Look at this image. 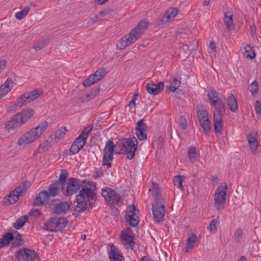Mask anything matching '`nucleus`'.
I'll return each mask as SVG.
<instances>
[{
    "instance_id": "nucleus-56",
    "label": "nucleus",
    "mask_w": 261,
    "mask_h": 261,
    "mask_svg": "<svg viewBox=\"0 0 261 261\" xmlns=\"http://www.w3.org/2000/svg\"><path fill=\"white\" fill-rule=\"evenodd\" d=\"M92 128L93 125H89L88 127H85L84 129L83 132H82V134L84 135V136H86L87 138H88V134L92 130Z\"/></svg>"
},
{
    "instance_id": "nucleus-29",
    "label": "nucleus",
    "mask_w": 261,
    "mask_h": 261,
    "mask_svg": "<svg viewBox=\"0 0 261 261\" xmlns=\"http://www.w3.org/2000/svg\"><path fill=\"white\" fill-rule=\"evenodd\" d=\"M197 240L196 236L193 233L188 238L185 245V251L186 252H189L190 250H192L193 248L194 244L197 241Z\"/></svg>"
},
{
    "instance_id": "nucleus-17",
    "label": "nucleus",
    "mask_w": 261,
    "mask_h": 261,
    "mask_svg": "<svg viewBox=\"0 0 261 261\" xmlns=\"http://www.w3.org/2000/svg\"><path fill=\"white\" fill-rule=\"evenodd\" d=\"M136 135L138 139L140 140H146L147 139V125L144 123L143 119L139 120L135 128Z\"/></svg>"
},
{
    "instance_id": "nucleus-4",
    "label": "nucleus",
    "mask_w": 261,
    "mask_h": 261,
    "mask_svg": "<svg viewBox=\"0 0 261 261\" xmlns=\"http://www.w3.org/2000/svg\"><path fill=\"white\" fill-rule=\"evenodd\" d=\"M48 123L46 121L42 122L36 127L25 133L18 140V144L20 146L24 145L38 139L48 127Z\"/></svg>"
},
{
    "instance_id": "nucleus-40",
    "label": "nucleus",
    "mask_w": 261,
    "mask_h": 261,
    "mask_svg": "<svg viewBox=\"0 0 261 261\" xmlns=\"http://www.w3.org/2000/svg\"><path fill=\"white\" fill-rule=\"evenodd\" d=\"M182 178H185V177L183 175H177L175 176L173 179V184L175 186H176L181 191H184V188L182 185Z\"/></svg>"
},
{
    "instance_id": "nucleus-32",
    "label": "nucleus",
    "mask_w": 261,
    "mask_h": 261,
    "mask_svg": "<svg viewBox=\"0 0 261 261\" xmlns=\"http://www.w3.org/2000/svg\"><path fill=\"white\" fill-rule=\"evenodd\" d=\"M151 194L153 195L154 200H156V199H163L162 195L160 193L159 186L156 183H152L151 189L149 190Z\"/></svg>"
},
{
    "instance_id": "nucleus-28",
    "label": "nucleus",
    "mask_w": 261,
    "mask_h": 261,
    "mask_svg": "<svg viewBox=\"0 0 261 261\" xmlns=\"http://www.w3.org/2000/svg\"><path fill=\"white\" fill-rule=\"evenodd\" d=\"M115 192V190L110 188H107L104 190H102L101 195L105 198L106 201L109 204H113V202L112 201L111 199Z\"/></svg>"
},
{
    "instance_id": "nucleus-16",
    "label": "nucleus",
    "mask_w": 261,
    "mask_h": 261,
    "mask_svg": "<svg viewBox=\"0 0 261 261\" xmlns=\"http://www.w3.org/2000/svg\"><path fill=\"white\" fill-rule=\"evenodd\" d=\"M107 251L111 261H124L122 253L113 244H108Z\"/></svg>"
},
{
    "instance_id": "nucleus-15",
    "label": "nucleus",
    "mask_w": 261,
    "mask_h": 261,
    "mask_svg": "<svg viewBox=\"0 0 261 261\" xmlns=\"http://www.w3.org/2000/svg\"><path fill=\"white\" fill-rule=\"evenodd\" d=\"M106 74V69L101 68L97 69L95 73L90 75L83 83V85L85 87H88L93 84L96 83L99 81L101 78Z\"/></svg>"
},
{
    "instance_id": "nucleus-50",
    "label": "nucleus",
    "mask_w": 261,
    "mask_h": 261,
    "mask_svg": "<svg viewBox=\"0 0 261 261\" xmlns=\"http://www.w3.org/2000/svg\"><path fill=\"white\" fill-rule=\"evenodd\" d=\"M242 234V230L241 228H238L234 234L236 242L238 243H241L243 237Z\"/></svg>"
},
{
    "instance_id": "nucleus-21",
    "label": "nucleus",
    "mask_w": 261,
    "mask_h": 261,
    "mask_svg": "<svg viewBox=\"0 0 261 261\" xmlns=\"http://www.w3.org/2000/svg\"><path fill=\"white\" fill-rule=\"evenodd\" d=\"M13 87V81L11 78L8 77L5 82L0 86V98L5 96L11 91Z\"/></svg>"
},
{
    "instance_id": "nucleus-30",
    "label": "nucleus",
    "mask_w": 261,
    "mask_h": 261,
    "mask_svg": "<svg viewBox=\"0 0 261 261\" xmlns=\"http://www.w3.org/2000/svg\"><path fill=\"white\" fill-rule=\"evenodd\" d=\"M19 113L21 122H23L24 124L34 115V111L32 109H28Z\"/></svg>"
},
{
    "instance_id": "nucleus-63",
    "label": "nucleus",
    "mask_w": 261,
    "mask_h": 261,
    "mask_svg": "<svg viewBox=\"0 0 261 261\" xmlns=\"http://www.w3.org/2000/svg\"><path fill=\"white\" fill-rule=\"evenodd\" d=\"M255 30L256 28L254 25H252L250 26V33L252 37H254V36L255 35Z\"/></svg>"
},
{
    "instance_id": "nucleus-8",
    "label": "nucleus",
    "mask_w": 261,
    "mask_h": 261,
    "mask_svg": "<svg viewBox=\"0 0 261 261\" xmlns=\"http://www.w3.org/2000/svg\"><path fill=\"white\" fill-rule=\"evenodd\" d=\"M116 149V152L119 151L118 148L116 147L112 141L109 140L106 144L103 149V156L102 158V165L106 166L108 168L112 167V164L110 161L113 160V153L114 149Z\"/></svg>"
},
{
    "instance_id": "nucleus-58",
    "label": "nucleus",
    "mask_w": 261,
    "mask_h": 261,
    "mask_svg": "<svg viewBox=\"0 0 261 261\" xmlns=\"http://www.w3.org/2000/svg\"><path fill=\"white\" fill-rule=\"evenodd\" d=\"M138 96V94L135 93L132 99L130 100V101H129V106L130 107H132V106H133L134 107L136 106V103H135V101L137 99V97Z\"/></svg>"
},
{
    "instance_id": "nucleus-38",
    "label": "nucleus",
    "mask_w": 261,
    "mask_h": 261,
    "mask_svg": "<svg viewBox=\"0 0 261 261\" xmlns=\"http://www.w3.org/2000/svg\"><path fill=\"white\" fill-rule=\"evenodd\" d=\"M207 96L211 103H213L214 101L216 102L221 99L219 97L217 92L214 89H211L208 91Z\"/></svg>"
},
{
    "instance_id": "nucleus-60",
    "label": "nucleus",
    "mask_w": 261,
    "mask_h": 261,
    "mask_svg": "<svg viewBox=\"0 0 261 261\" xmlns=\"http://www.w3.org/2000/svg\"><path fill=\"white\" fill-rule=\"evenodd\" d=\"M48 142H49L52 145L54 144L55 142H57L58 141L55 139V136L53 135H51L47 140Z\"/></svg>"
},
{
    "instance_id": "nucleus-49",
    "label": "nucleus",
    "mask_w": 261,
    "mask_h": 261,
    "mask_svg": "<svg viewBox=\"0 0 261 261\" xmlns=\"http://www.w3.org/2000/svg\"><path fill=\"white\" fill-rule=\"evenodd\" d=\"M82 149V146L80 145V147L77 145L76 144L73 143L71 145L69 154H75L79 152V151Z\"/></svg>"
},
{
    "instance_id": "nucleus-57",
    "label": "nucleus",
    "mask_w": 261,
    "mask_h": 261,
    "mask_svg": "<svg viewBox=\"0 0 261 261\" xmlns=\"http://www.w3.org/2000/svg\"><path fill=\"white\" fill-rule=\"evenodd\" d=\"M255 112L256 114L261 115V102L256 100L255 102Z\"/></svg>"
},
{
    "instance_id": "nucleus-36",
    "label": "nucleus",
    "mask_w": 261,
    "mask_h": 261,
    "mask_svg": "<svg viewBox=\"0 0 261 261\" xmlns=\"http://www.w3.org/2000/svg\"><path fill=\"white\" fill-rule=\"evenodd\" d=\"M188 156L190 162L193 163L196 161L197 154L196 149L193 146H190L188 148Z\"/></svg>"
},
{
    "instance_id": "nucleus-12",
    "label": "nucleus",
    "mask_w": 261,
    "mask_h": 261,
    "mask_svg": "<svg viewBox=\"0 0 261 261\" xmlns=\"http://www.w3.org/2000/svg\"><path fill=\"white\" fill-rule=\"evenodd\" d=\"M72 203L70 201H61L56 199L50 204V208L57 214H65L70 209Z\"/></svg>"
},
{
    "instance_id": "nucleus-64",
    "label": "nucleus",
    "mask_w": 261,
    "mask_h": 261,
    "mask_svg": "<svg viewBox=\"0 0 261 261\" xmlns=\"http://www.w3.org/2000/svg\"><path fill=\"white\" fill-rule=\"evenodd\" d=\"M132 237H134V236L121 232V238L122 240H124V239H130Z\"/></svg>"
},
{
    "instance_id": "nucleus-53",
    "label": "nucleus",
    "mask_w": 261,
    "mask_h": 261,
    "mask_svg": "<svg viewBox=\"0 0 261 261\" xmlns=\"http://www.w3.org/2000/svg\"><path fill=\"white\" fill-rule=\"evenodd\" d=\"M41 214V212L38 209L32 210L28 214L30 217H34L35 218L39 217Z\"/></svg>"
},
{
    "instance_id": "nucleus-7",
    "label": "nucleus",
    "mask_w": 261,
    "mask_h": 261,
    "mask_svg": "<svg viewBox=\"0 0 261 261\" xmlns=\"http://www.w3.org/2000/svg\"><path fill=\"white\" fill-rule=\"evenodd\" d=\"M68 223V220L64 217L51 218L44 224L46 230L50 232L58 231L64 228Z\"/></svg>"
},
{
    "instance_id": "nucleus-5",
    "label": "nucleus",
    "mask_w": 261,
    "mask_h": 261,
    "mask_svg": "<svg viewBox=\"0 0 261 261\" xmlns=\"http://www.w3.org/2000/svg\"><path fill=\"white\" fill-rule=\"evenodd\" d=\"M30 186V182L28 181H24L21 183L18 187L11 192L10 194L3 200L4 204H14L18 200L19 198L21 196L23 193H25L27 188Z\"/></svg>"
},
{
    "instance_id": "nucleus-62",
    "label": "nucleus",
    "mask_w": 261,
    "mask_h": 261,
    "mask_svg": "<svg viewBox=\"0 0 261 261\" xmlns=\"http://www.w3.org/2000/svg\"><path fill=\"white\" fill-rule=\"evenodd\" d=\"M7 64V62L5 60L0 61V73L5 68Z\"/></svg>"
},
{
    "instance_id": "nucleus-1",
    "label": "nucleus",
    "mask_w": 261,
    "mask_h": 261,
    "mask_svg": "<svg viewBox=\"0 0 261 261\" xmlns=\"http://www.w3.org/2000/svg\"><path fill=\"white\" fill-rule=\"evenodd\" d=\"M149 23L146 19L141 20L128 34L121 38L117 43V47L124 49L126 47L134 43L143 34L149 26Z\"/></svg>"
},
{
    "instance_id": "nucleus-43",
    "label": "nucleus",
    "mask_w": 261,
    "mask_h": 261,
    "mask_svg": "<svg viewBox=\"0 0 261 261\" xmlns=\"http://www.w3.org/2000/svg\"><path fill=\"white\" fill-rule=\"evenodd\" d=\"M197 115L199 122L208 119L207 112L204 109L197 110Z\"/></svg>"
},
{
    "instance_id": "nucleus-24",
    "label": "nucleus",
    "mask_w": 261,
    "mask_h": 261,
    "mask_svg": "<svg viewBox=\"0 0 261 261\" xmlns=\"http://www.w3.org/2000/svg\"><path fill=\"white\" fill-rule=\"evenodd\" d=\"M227 103L231 112L235 113L238 109V102L233 94L230 93L227 99Z\"/></svg>"
},
{
    "instance_id": "nucleus-44",
    "label": "nucleus",
    "mask_w": 261,
    "mask_h": 261,
    "mask_svg": "<svg viewBox=\"0 0 261 261\" xmlns=\"http://www.w3.org/2000/svg\"><path fill=\"white\" fill-rule=\"evenodd\" d=\"M48 42L47 40H40L36 43L33 46V48L36 50L39 51L44 47H45L48 44Z\"/></svg>"
},
{
    "instance_id": "nucleus-55",
    "label": "nucleus",
    "mask_w": 261,
    "mask_h": 261,
    "mask_svg": "<svg viewBox=\"0 0 261 261\" xmlns=\"http://www.w3.org/2000/svg\"><path fill=\"white\" fill-rule=\"evenodd\" d=\"M113 196L112 197V201L113 202V204L115 202L118 203L121 200V197L119 194H118L116 191L114 193V194L113 195Z\"/></svg>"
},
{
    "instance_id": "nucleus-33",
    "label": "nucleus",
    "mask_w": 261,
    "mask_h": 261,
    "mask_svg": "<svg viewBox=\"0 0 261 261\" xmlns=\"http://www.w3.org/2000/svg\"><path fill=\"white\" fill-rule=\"evenodd\" d=\"M180 80H177L174 77L172 82L167 83L166 85V89L169 90L172 92H174L180 85Z\"/></svg>"
},
{
    "instance_id": "nucleus-37",
    "label": "nucleus",
    "mask_w": 261,
    "mask_h": 261,
    "mask_svg": "<svg viewBox=\"0 0 261 261\" xmlns=\"http://www.w3.org/2000/svg\"><path fill=\"white\" fill-rule=\"evenodd\" d=\"M232 16V13L230 11L225 13L224 22L228 29L230 28L231 25L233 23Z\"/></svg>"
},
{
    "instance_id": "nucleus-2",
    "label": "nucleus",
    "mask_w": 261,
    "mask_h": 261,
    "mask_svg": "<svg viewBox=\"0 0 261 261\" xmlns=\"http://www.w3.org/2000/svg\"><path fill=\"white\" fill-rule=\"evenodd\" d=\"M75 200L78 212H83L93 206L97 200L96 193L91 188L83 187L76 196Z\"/></svg>"
},
{
    "instance_id": "nucleus-18",
    "label": "nucleus",
    "mask_w": 261,
    "mask_h": 261,
    "mask_svg": "<svg viewBox=\"0 0 261 261\" xmlns=\"http://www.w3.org/2000/svg\"><path fill=\"white\" fill-rule=\"evenodd\" d=\"M163 82H160L157 84L148 83L146 85V90L147 92L152 95L159 94L164 88Z\"/></svg>"
},
{
    "instance_id": "nucleus-47",
    "label": "nucleus",
    "mask_w": 261,
    "mask_h": 261,
    "mask_svg": "<svg viewBox=\"0 0 261 261\" xmlns=\"http://www.w3.org/2000/svg\"><path fill=\"white\" fill-rule=\"evenodd\" d=\"M178 11L176 8H171L167 10L166 12V18L168 21H170V19H173L177 14Z\"/></svg>"
},
{
    "instance_id": "nucleus-11",
    "label": "nucleus",
    "mask_w": 261,
    "mask_h": 261,
    "mask_svg": "<svg viewBox=\"0 0 261 261\" xmlns=\"http://www.w3.org/2000/svg\"><path fill=\"white\" fill-rule=\"evenodd\" d=\"M139 211L134 205H129L126 211L125 218L128 224L132 227H136L139 222Z\"/></svg>"
},
{
    "instance_id": "nucleus-34",
    "label": "nucleus",
    "mask_w": 261,
    "mask_h": 261,
    "mask_svg": "<svg viewBox=\"0 0 261 261\" xmlns=\"http://www.w3.org/2000/svg\"><path fill=\"white\" fill-rule=\"evenodd\" d=\"M16 233L17 234L14 237V239L11 242V248L18 247L23 244L21 234H19L17 231H16Z\"/></svg>"
},
{
    "instance_id": "nucleus-39",
    "label": "nucleus",
    "mask_w": 261,
    "mask_h": 261,
    "mask_svg": "<svg viewBox=\"0 0 261 261\" xmlns=\"http://www.w3.org/2000/svg\"><path fill=\"white\" fill-rule=\"evenodd\" d=\"M199 123L204 132L205 135H207L211 130V125L209 119H206L204 120L200 121Z\"/></svg>"
},
{
    "instance_id": "nucleus-41",
    "label": "nucleus",
    "mask_w": 261,
    "mask_h": 261,
    "mask_svg": "<svg viewBox=\"0 0 261 261\" xmlns=\"http://www.w3.org/2000/svg\"><path fill=\"white\" fill-rule=\"evenodd\" d=\"M67 132V130L66 127H61L56 131L55 135V139L58 141L64 137Z\"/></svg>"
},
{
    "instance_id": "nucleus-23",
    "label": "nucleus",
    "mask_w": 261,
    "mask_h": 261,
    "mask_svg": "<svg viewBox=\"0 0 261 261\" xmlns=\"http://www.w3.org/2000/svg\"><path fill=\"white\" fill-rule=\"evenodd\" d=\"M14 239V236L11 232H7L2 238H0V249L7 247Z\"/></svg>"
},
{
    "instance_id": "nucleus-10",
    "label": "nucleus",
    "mask_w": 261,
    "mask_h": 261,
    "mask_svg": "<svg viewBox=\"0 0 261 261\" xmlns=\"http://www.w3.org/2000/svg\"><path fill=\"white\" fill-rule=\"evenodd\" d=\"M152 213L158 222L163 221L165 216V206L163 199H156L152 205Z\"/></svg>"
},
{
    "instance_id": "nucleus-3",
    "label": "nucleus",
    "mask_w": 261,
    "mask_h": 261,
    "mask_svg": "<svg viewBox=\"0 0 261 261\" xmlns=\"http://www.w3.org/2000/svg\"><path fill=\"white\" fill-rule=\"evenodd\" d=\"M138 141L134 136L128 138H123L119 140L116 144V147L119 151L116 154H127L126 159L130 160L135 156L138 147Z\"/></svg>"
},
{
    "instance_id": "nucleus-61",
    "label": "nucleus",
    "mask_w": 261,
    "mask_h": 261,
    "mask_svg": "<svg viewBox=\"0 0 261 261\" xmlns=\"http://www.w3.org/2000/svg\"><path fill=\"white\" fill-rule=\"evenodd\" d=\"M99 91H100V89L99 88H98V87H95V88H94L91 92L90 93L91 94H93V96L94 97H95L96 95H97L98 94V93H99Z\"/></svg>"
},
{
    "instance_id": "nucleus-54",
    "label": "nucleus",
    "mask_w": 261,
    "mask_h": 261,
    "mask_svg": "<svg viewBox=\"0 0 261 261\" xmlns=\"http://www.w3.org/2000/svg\"><path fill=\"white\" fill-rule=\"evenodd\" d=\"M94 96L93 94L91 93L86 94L85 96L81 97V101L83 102H87L89 101L90 100L93 99L94 98Z\"/></svg>"
},
{
    "instance_id": "nucleus-19",
    "label": "nucleus",
    "mask_w": 261,
    "mask_h": 261,
    "mask_svg": "<svg viewBox=\"0 0 261 261\" xmlns=\"http://www.w3.org/2000/svg\"><path fill=\"white\" fill-rule=\"evenodd\" d=\"M49 194L47 191H41L34 199L33 205L34 206H41L44 204L49 200Z\"/></svg>"
},
{
    "instance_id": "nucleus-22",
    "label": "nucleus",
    "mask_w": 261,
    "mask_h": 261,
    "mask_svg": "<svg viewBox=\"0 0 261 261\" xmlns=\"http://www.w3.org/2000/svg\"><path fill=\"white\" fill-rule=\"evenodd\" d=\"M247 139L252 152H255L258 146V143L255 133L252 132L247 135Z\"/></svg>"
},
{
    "instance_id": "nucleus-25",
    "label": "nucleus",
    "mask_w": 261,
    "mask_h": 261,
    "mask_svg": "<svg viewBox=\"0 0 261 261\" xmlns=\"http://www.w3.org/2000/svg\"><path fill=\"white\" fill-rule=\"evenodd\" d=\"M213 106L215 107V112L214 113V115H219L222 116V114L225 112V103L221 99L220 100L215 102L214 101V103H212Z\"/></svg>"
},
{
    "instance_id": "nucleus-52",
    "label": "nucleus",
    "mask_w": 261,
    "mask_h": 261,
    "mask_svg": "<svg viewBox=\"0 0 261 261\" xmlns=\"http://www.w3.org/2000/svg\"><path fill=\"white\" fill-rule=\"evenodd\" d=\"M134 240V237H132L130 239H124L123 240L127 244L128 248L133 249L135 246Z\"/></svg>"
},
{
    "instance_id": "nucleus-14",
    "label": "nucleus",
    "mask_w": 261,
    "mask_h": 261,
    "mask_svg": "<svg viewBox=\"0 0 261 261\" xmlns=\"http://www.w3.org/2000/svg\"><path fill=\"white\" fill-rule=\"evenodd\" d=\"M16 258L18 261H36L38 255L33 250L23 248L17 252Z\"/></svg>"
},
{
    "instance_id": "nucleus-6",
    "label": "nucleus",
    "mask_w": 261,
    "mask_h": 261,
    "mask_svg": "<svg viewBox=\"0 0 261 261\" xmlns=\"http://www.w3.org/2000/svg\"><path fill=\"white\" fill-rule=\"evenodd\" d=\"M82 183V181L77 178H68L66 185L62 186L61 191L64 195L71 196L82 189L83 186Z\"/></svg>"
},
{
    "instance_id": "nucleus-26",
    "label": "nucleus",
    "mask_w": 261,
    "mask_h": 261,
    "mask_svg": "<svg viewBox=\"0 0 261 261\" xmlns=\"http://www.w3.org/2000/svg\"><path fill=\"white\" fill-rule=\"evenodd\" d=\"M61 189V186L58 183L54 182L49 185L48 188L49 197H55L59 194Z\"/></svg>"
},
{
    "instance_id": "nucleus-59",
    "label": "nucleus",
    "mask_w": 261,
    "mask_h": 261,
    "mask_svg": "<svg viewBox=\"0 0 261 261\" xmlns=\"http://www.w3.org/2000/svg\"><path fill=\"white\" fill-rule=\"evenodd\" d=\"M77 139L81 140L83 141L82 145H85L87 142V137L84 136L82 133L77 137Z\"/></svg>"
},
{
    "instance_id": "nucleus-45",
    "label": "nucleus",
    "mask_w": 261,
    "mask_h": 261,
    "mask_svg": "<svg viewBox=\"0 0 261 261\" xmlns=\"http://www.w3.org/2000/svg\"><path fill=\"white\" fill-rule=\"evenodd\" d=\"M249 90L253 95H255L258 91V83L256 81H253L248 87Z\"/></svg>"
},
{
    "instance_id": "nucleus-31",
    "label": "nucleus",
    "mask_w": 261,
    "mask_h": 261,
    "mask_svg": "<svg viewBox=\"0 0 261 261\" xmlns=\"http://www.w3.org/2000/svg\"><path fill=\"white\" fill-rule=\"evenodd\" d=\"M69 173L65 170H61V173L58 180L55 182L59 184L61 186V188L63 185H65L67 181Z\"/></svg>"
},
{
    "instance_id": "nucleus-13",
    "label": "nucleus",
    "mask_w": 261,
    "mask_h": 261,
    "mask_svg": "<svg viewBox=\"0 0 261 261\" xmlns=\"http://www.w3.org/2000/svg\"><path fill=\"white\" fill-rule=\"evenodd\" d=\"M42 93L43 91L41 89H35L24 93L17 101L18 106L21 107L24 105L32 102L38 98Z\"/></svg>"
},
{
    "instance_id": "nucleus-20",
    "label": "nucleus",
    "mask_w": 261,
    "mask_h": 261,
    "mask_svg": "<svg viewBox=\"0 0 261 261\" xmlns=\"http://www.w3.org/2000/svg\"><path fill=\"white\" fill-rule=\"evenodd\" d=\"M23 124V123L21 122L19 113H17L6 123L5 128L8 130H10L18 127Z\"/></svg>"
},
{
    "instance_id": "nucleus-48",
    "label": "nucleus",
    "mask_w": 261,
    "mask_h": 261,
    "mask_svg": "<svg viewBox=\"0 0 261 261\" xmlns=\"http://www.w3.org/2000/svg\"><path fill=\"white\" fill-rule=\"evenodd\" d=\"M219 222L216 220H213L209 224V226L207 228L209 229L211 232H215L217 231V227L219 225Z\"/></svg>"
},
{
    "instance_id": "nucleus-42",
    "label": "nucleus",
    "mask_w": 261,
    "mask_h": 261,
    "mask_svg": "<svg viewBox=\"0 0 261 261\" xmlns=\"http://www.w3.org/2000/svg\"><path fill=\"white\" fill-rule=\"evenodd\" d=\"M30 10V8L29 7H28V6L25 7L22 10L17 12L15 14V16L17 19L20 20V19L23 18L24 17H25V16L29 13Z\"/></svg>"
},
{
    "instance_id": "nucleus-27",
    "label": "nucleus",
    "mask_w": 261,
    "mask_h": 261,
    "mask_svg": "<svg viewBox=\"0 0 261 261\" xmlns=\"http://www.w3.org/2000/svg\"><path fill=\"white\" fill-rule=\"evenodd\" d=\"M214 126L216 133H221L222 130V116L219 115H214Z\"/></svg>"
},
{
    "instance_id": "nucleus-51",
    "label": "nucleus",
    "mask_w": 261,
    "mask_h": 261,
    "mask_svg": "<svg viewBox=\"0 0 261 261\" xmlns=\"http://www.w3.org/2000/svg\"><path fill=\"white\" fill-rule=\"evenodd\" d=\"M178 124L180 127L185 130L187 128V123L186 119L184 117L182 116H180L178 119Z\"/></svg>"
},
{
    "instance_id": "nucleus-9",
    "label": "nucleus",
    "mask_w": 261,
    "mask_h": 261,
    "mask_svg": "<svg viewBox=\"0 0 261 261\" xmlns=\"http://www.w3.org/2000/svg\"><path fill=\"white\" fill-rule=\"evenodd\" d=\"M227 190V185L224 183V185L219 186L214 194L215 205L217 210L222 208L226 201V194Z\"/></svg>"
},
{
    "instance_id": "nucleus-35",
    "label": "nucleus",
    "mask_w": 261,
    "mask_h": 261,
    "mask_svg": "<svg viewBox=\"0 0 261 261\" xmlns=\"http://www.w3.org/2000/svg\"><path fill=\"white\" fill-rule=\"evenodd\" d=\"M28 216L24 215L19 218L14 224V227L16 229H19L22 228L24 225L25 223L28 220Z\"/></svg>"
},
{
    "instance_id": "nucleus-46",
    "label": "nucleus",
    "mask_w": 261,
    "mask_h": 261,
    "mask_svg": "<svg viewBox=\"0 0 261 261\" xmlns=\"http://www.w3.org/2000/svg\"><path fill=\"white\" fill-rule=\"evenodd\" d=\"M245 52L247 53L246 58H250L251 59H253L255 58L256 54L255 53V50L252 49V47L249 45H247L245 48Z\"/></svg>"
}]
</instances>
